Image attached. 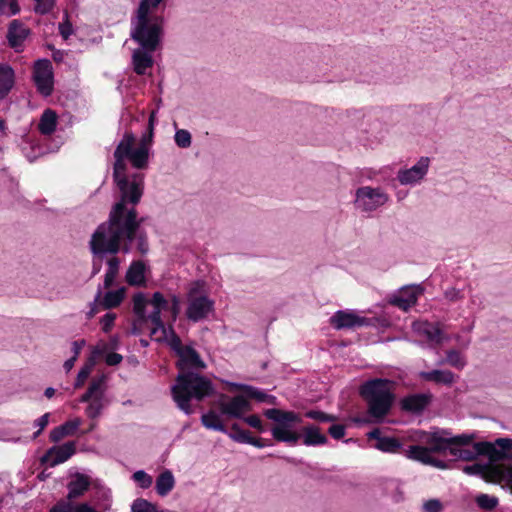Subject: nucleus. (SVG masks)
<instances>
[{"label":"nucleus","instance_id":"nucleus-1","mask_svg":"<svg viewBox=\"0 0 512 512\" xmlns=\"http://www.w3.org/2000/svg\"><path fill=\"white\" fill-rule=\"evenodd\" d=\"M135 140L132 132H126L113 153V180L120 197L112 206L108 220L91 235L90 251L99 257L119 252L128 254L133 244L142 255L149 251L147 232L142 228L145 218H138L135 209L144 193V175L127 174V160L139 170L146 169L149 163L148 149L145 145L134 148Z\"/></svg>","mask_w":512,"mask_h":512},{"label":"nucleus","instance_id":"nucleus-2","mask_svg":"<svg viewBox=\"0 0 512 512\" xmlns=\"http://www.w3.org/2000/svg\"><path fill=\"white\" fill-rule=\"evenodd\" d=\"M159 5H152L149 0H140L135 16L131 19L130 38L139 48L157 50L164 36L165 20L151 12Z\"/></svg>","mask_w":512,"mask_h":512},{"label":"nucleus","instance_id":"nucleus-3","mask_svg":"<svg viewBox=\"0 0 512 512\" xmlns=\"http://www.w3.org/2000/svg\"><path fill=\"white\" fill-rule=\"evenodd\" d=\"M171 390L173 400L178 408L187 415L193 413L190 400L202 401L214 394V386L211 380L197 372L179 373Z\"/></svg>","mask_w":512,"mask_h":512},{"label":"nucleus","instance_id":"nucleus-4","mask_svg":"<svg viewBox=\"0 0 512 512\" xmlns=\"http://www.w3.org/2000/svg\"><path fill=\"white\" fill-rule=\"evenodd\" d=\"M359 394L367 405V413L376 420L386 417L395 401L393 385L388 379L375 378L364 382Z\"/></svg>","mask_w":512,"mask_h":512},{"label":"nucleus","instance_id":"nucleus-5","mask_svg":"<svg viewBox=\"0 0 512 512\" xmlns=\"http://www.w3.org/2000/svg\"><path fill=\"white\" fill-rule=\"evenodd\" d=\"M264 416L275 422L271 434L276 441L294 445L301 438V434L293 431L294 425L302 422L298 413L271 408L264 411Z\"/></svg>","mask_w":512,"mask_h":512},{"label":"nucleus","instance_id":"nucleus-6","mask_svg":"<svg viewBox=\"0 0 512 512\" xmlns=\"http://www.w3.org/2000/svg\"><path fill=\"white\" fill-rule=\"evenodd\" d=\"M178 356L177 368L179 373L200 371L206 368L199 353L190 345H183L180 337L170 328V337L165 340Z\"/></svg>","mask_w":512,"mask_h":512},{"label":"nucleus","instance_id":"nucleus-7","mask_svg":"<svg viewBox=\"0 0 512 512\" xmlns=\"http://www.w3.org/2000/svg\"><path fill=\"white\" fill-rule=\"evenodd\" d=\"M204 283L197 281L191 284L187 293L186 317L192 322L206 319L214 310V301L203 291Z\"/></svg>","mask_w":512,"mask_h":512},{"label":"nucleus","instance_id":"nucleus-8","mask_svg":"<svg viewBox=\"0 0 512 512\" xmlns=\"http://www.w3.org/2000/svg\"><path fill=\"white\" fill-rule=\"evenodd\" d=\"M389 201L388 194L381 187L362 186L356 189L354 206L362 213H371Z\"/></svg>","mask_w":512,"mask_h":512},{"label":"nucleus","instance_id":"nucleus-9","mask_svg":"<svg viewBox=\"0 0 512 512\" xmlns=\"http://www.w3.org/2000/svg\"><path fill=\"white\" fill-rule=\"evenodd\" d=\"M148 304L153 307L152 312L147 314V317L153 325L150 335L151 337H155L157 341H165L170 337V328L172 327L170 326L167 328L164 325L161 318V312L168 309V300L161 292H155L153 293L152 298L148 300Z\"/></svg>","mask_w":512,"mask_h":512},{"label":"nucleus","instance_id":"nucleus-10","mask_svg":"<svg viewBox=\"0 0 512 512\" xmlns=\"http://www.w3.org/2000/svg\"><path fill=\"white\" fill-rule=\"evenodd\" d=\"M474 438V434L452 436L450 431L440 430L430 433L426 439V444L431 453H444L449 452L451 444H471Z\"/></svg>","mask_w":512,"mask_h":512},{"label":"nucleus","instance_id":"nucleus-11","mask_svg":"<svg viewBox=\"0 0 512 512\" xmlns=\"http://www.w3.org/2000/svg\"><path fill=\"white\" fill-rule=\"evenodd\" d=\"M33 79L40 94L47 97L53 92V68L48 59H39L33 68Z\"/></svg>","mask_w":512,"mask_h":512},{"label":"nucleus","instance_id":"nucleus-12","mask_svg":"<svg viewBox=\"0 0 512 512\" xmlns=\"http://www.w3.org/2000/svg\"><path fill=\"white\" fill-rule=\"evenodd\" d=\"M330 324L336 330L354 329L357 327L370 325V319L359 316L358 314L350 310H338L330 318Z\"/></svg>","mask_w":512,"mask_h":512},{"label":"nucleus","instance_id":"nucleus-13","mask_svg":"<svg viewBox=\"0 0 512 512\" xmlns=\"http://www.w3.org/2000/svg\"><path fill=\"white\" fill-rule=\"evenodd\" d=\"M430 159L421 157L415 165L409 169H401L397 173V179L402 185H413L420 182L428 172Z\"/></svg>","mask_w":512,"mask_h":512},{"label":"nucleus","instance_id":"nucleus-14","mask_svg":"<svg viewBox=\"0 0 512 512\" xmlns=\"http://www.w3.org/2000/svg\"><path fill=\"white\" fill-rule=\"evenodd\" d=\"M132 301L135 319L132 323L131 333L133 335H140L143 333L147 322L150 321L146 313L148 299L146 298L144 293L137 292L136 294H134Z\"/></svg>","mask_w":512,"mask_h":512},{"label":"nucleus","instance_id":"nucleus-15","mask_svg":"<svg viewBox=\"0 0 512 512\" xmlns=\"http://www.w3.org/2000/svg\"><path fill=\"white\" fill-rule=\"evenodd\" d=\"M76 452L75 442L69 441L59 446H53L41 457L42 464L48 463L51 467L67 461Z\"/></svg>","mask_w":512,"mask_h":512},{"label":"nucleus","instance_id":"nucleus-16","mask_svg":"<svg viewBox=\"0 0 512 512\" xmlns=\"http://www.w3.org/2000/svg\"><path fill=\"white\" fill-rule=\"evenodd\" d=\"M422 292L423 289L420 286H406L403 287L398 294L393 295L390 298L389 303L403 311H408L417 303L418 296Z\"/></svg>","mask_w":512,"mask_h":512},{"label":"nucleus","instance_id":"nucleus-17","mask_svg":"<svg viewBox=\"0 0 512 512\" xmlns=\"http://www.w3.org/2000/svg\"><path fill=\"white\" fill-rule=\"evenodd\" d=\"M412 329L416 334L425 337L427 341L438 345L442 344L444 340L448 339V337L445 336L441 330L439 323L416 321L413 322Z\"/></svg>","mask_w":512,"mask_h":512},{"label":"nucleus","instance_id":"nucleus-18","mask_svg":"<svg viewBox=\"0 0 512 512\" xmlns=\"http://www.w3.org/2000/svg\"><path fill=\"white\" fill-rule=\"evenodd\" d=\"M219 409L223 415L230 418H242L251 409L249 401L242 395L233 397L230 401H219Z\"/></svg>","mask_w":512,"mask_h":512},{"label":"nucleus","instance_id":"nucleus-19","mask_svg":"<svg viewBox=\"0 0 512 512\" xmlns=\"http://www.w3.org/2000/svg\"><path fill=\"white\" fill-rule=\"evenodd\" d=\"M432 399L433 395L429 392L411 394L401 400V409L409 413L420 414L430 405Z\"/></svg>","mask_w":512,"mask_h":512},{"label":"nucleus","instance_id":"nucleus-20","mask_svg":"<svg viewBox=\"0 0 512 512\" xmlns=\"http://www.w3.org/2000/svg\"><path fill=\"white\" fill-rule=\"evenodd\" d=\"M369 439H375L377 442L375 448L385 453H398L403 447L401 441L395 437L383 436L379 428H374L367 434Z\"/></svg>","mask_w":512,"mask_h":512},{"label":"nucleus","instance_id":"nucleus-21","mask_svg":"<svg viewBox=\"0 0 512 512\" xmlns=\"http://www.w3.org/2000/svg\"><path fill=\"white\" fill-rule=\"evenodd\" d=\"M156 50H145L144 48H136L132 53L133 70L137 75H145L147 69L154 64L153 53Z\"/></svg>","mask_w":512,"mask_h":512},{"label":"nucleus","instance_id":"nucleus-22","mask_svg":"<svg viewBox=\"0 0 512 512\" xmlns=\"http://www.w3.org/2000/svg\"><path fill=\"white\" fill-rule=\"evenodd\" d=\"M419 377L427 382H433L435 384L452 386L456 380L457 376L448 369H433L431 371H421L419 372Z\"/></svg>","mask_w":512,"mask_h":512},{"label":"nucleus","instance_id":"nucleus-23","mask_svg":"<svg viewBox=\"0 0 512 512\" xmlns=\"http://www.w3.org/2000/svg\"><path fill=\"white\" fill-rule=\"evenodd\" d=\"M29 33L30 30L23 23L19 20H13L9 25L7 33L9 45L12 48L17 49L22 45Z\"/></svg>","mask_w":512,"mask_h":512},{"label":"nucleus","instance_id":"nucleus-24","mask_svg":"<svg viewBox=\"0 0 512 512\" xmlns=\"http://www.w3.org/2000/svg\"><path fill=\"white\" fill-rule=\"evenodd\" d=\"M303 444L306 446H320L328 442L325 434L314 424H308L302 428Z\"/></svg>","mask_w":512,"mask_h":512},{"label":"nucleus","instance_id":"nucleus-25","mask_svg":"<svg viewBox=\"0 0 512 512\" xmlns=\"http://www.w3.org/2000/svg\"><path fill=\"white\" fill-rule=\"evenodd\" d=\"M469 444H451L449 454L456 460L473 461L479 456L477 443L472 447H467Z\"/></svg>","mask_w":512,"mask_h":512},{"label":"nucleus","instance_id":"nucleus-26","mask_svg":"<svg viewBox=\"0 0 512 512\" xmlns=\"http://www.w3.org/2000/svg\"><path fill=\"white\" fill-rule=\"evenodd\" d=\"M90 480L88 476L77 473L74 480L68 484V500H74L82 496L89 488Z\"/></svg>","mask_w":512,"mask_h":512},{"label":"nucleus","instance_id":"nucleus-27","mask_svg":"<svg viewBox=\"0 0 512 512\" xmlns=\"http://www.w3.org/2000/svg\"><path fill=\"white\" fill-rule=\"evenodd\" d=\"M15 73L8 64H0V100L4 99L13 88Z\"/></svg>","mask_w":512,"mask_h":512},{"label":"nucleus","instance_id":"nucleus-28","mask_svg":"<svg viewBox=\"0 0 512 512\" xmlns=\"http://www.w3.org/2000/svg\"><path fill=\"white\" fill-rule=\"evenodd\" d=\"M146 266L142 261H134L126 272V281L132 286H141L145 284Z\"/></svg>","mask_w":512,"mask_h":512},{"label":"nucleus","instance_id":"nucleus-29","mask_svg":"<svg viewBox=\"0 0 512 512\" xmlns=\"http://www.w3.org/2000/svg\"><path fill=\"white\" fill-rule=\"evenodd\" d=\"M106 376L101 375L97 378H94L87 391L81 396L80 402L82 403H90L96 396L99 394H105L106 392Z\"/></svg>","mask_w":512,"mask_h":512},{"label":"nucleus","instance_id":"nucleus-30","mask_svg":"<svg viewBox=\"0 0 512 512\" xmlns=\"http://www.w3.org/2000/svg\"><path fill=\"white\" fill-rule=\"evenodd\" d=\"M80 424L81 420L79 418H75L65 422L60 426L55 427L50 432V440L52 442H59L65 436L74 434V432L79 428Z\"/></svg>","mask_w":512,"mask_h":512},{"label":"nucleus","instance_id":"nucleus-31","mask_svg":"<svg viewBox=\"0 0 512 512\" xmlns=\"http://www.w3.org/2000/svg\"><path fill=\"white\" fill-rule=\"evenodd\" d=\"M174 486L175 479L170 470H164L158 475L156 479L155 488L160 496L164 497L168 495L172 491Z\"/></svg>","mask_w":512,"mask_h":512},{"label":"nucleus","instance_id":"nucleus-32","mask_svg":"<svg viewBox=\"0 0 512 512\" xmlns=\"http://www.w3.org/2000/svg\"><path fill=\"white\" fill-rule=\"evenodd\" d=\"M478 452L480 455H485L489 458L490 462H497L507 458L504 452L496 445V442H477Z\"/></svg>","mask_w":512,"mask_h":512},{"label":"nucleus","instance_id":"nucleus-33","mask_svg":"<svg viewBox=\"0 0 512 512\" xmlns=\"http://www.w3.org/2000/svg\"><path fill=\"white\" fill-rule=\"evenodd\" d=\"M57 114L51 110L46 109L39 121L38 128L43 135H50L56 130Z\"/></svg>","mask_w":512,"mask_h":512},{"label":"nucleus","instance_id":"nucleus-34","mask_svg":"<svg viewBox=\"0 0 512 512\" xmlns=\"http://www.w3.org/2000/svg\"><path fill=\"white\" fill-rule=\"evenodd\" d=\"M438 365L448 364L457 370H462L467 365L465 356L456 349H450L446 351L445 359H441L437 363Z\"/></svg>","mask_w":512,"mask_h":512},{"label":"nucleus","instance_id":"nucleus-35","mask_svg":"<svg viewBox=\"0 0 512 512\" xmlns=\"http://www.w3.org/2000/svg\"><path fill=\"white\" fill-rule=\"evenodd\" d=\"M125 296V288L121 287L114 291H108L105 293L102 299H100V305L104 309H111L119 306Z\"/></svg>","mask_w":512,"mask_h":512},{"label":"nucleus","instance_id":"nucleus-36","mask_svg":"<svg viewBox=\"0 0 512 512\" xmlns=\"http://www.w3.org/2000/svg\"><path fill=\"white\" fill-rule=\"evenodd\" d=\"M201 423L207 429L227 433V429L221 422L220 416L213 410L201 416Z\"/></svg>","mask_w":512,"mask_h":512},{"label":"nucleus","instance_id":"nucleus-37","mask_svg":"<svg viewBox=\"0 0 512 512\" xmlns=\"http://www.w3.org/2000/svg\"><path fill=\"white\" fill-rule=\"evenodd\" d=\"M429 447H423L419 445H413L409 447L407 451V457L423 464L428 465L430 458L432 457Z\"/></svg>","mask_w":512,"mask_h":512},{"label":"nucleus","instance_id":"nucleus-38","mask_svg":"<svg viewBox=\"0 0 512 512\" xmlns=\"http://www.w3.org/2000/svg\"><path fill=\"white\" fill-rule=\"evenodd\" d=\"M104 407V394H99L88 404L85 413L90 419H96L101 415Z\"/></svg>","mask_w":512,"mask_h":512},{"label":"nucleus","instance_id":"nucleus-39","mask_svg":"<svg viewBox=\"0 0 512 512\" xmlns=\"http://www.w3.org/2000/svg\"><path fill=\"white\" fill-rule=\"evenodd\" d=\"M463 472L468 475H477L488 478L489 474H493L495 472V466H487L481 465L478 463L472 465H466L463 467Z\"/></svg>","mask_w":512,"mask_h":512},{"label":"nucleus","instance_id":"nucleus-40","mask_svg":"<svg viewBox=\"0 0 512 512\" xmlns=\"http://www.w3.org/2000/svg\"><path fill=\"white\" fill-rule=\"evenodd\" d=\"M475 502L479 508L487 511L495 509L499 503L498 498L488 494H479L475 498Z\"/></svg>","mask_w":512,"mask_h":512},{"label":"nucleus","instance_id":"nucleus-41","mask_svg":"<svg viewBox=\"0 0 512 512\" xmlns=\"http://www.w3.org/2000/svg\"><path fill=\"white\" fill-rule=\"evenodd\" d=\"M231 429H232V432H230V433L227 432L226 434H228V436L235 442L247 444L248 441H250V437H251L250 432L246 431V430H242L238 424L234 423L231 426Z\"/></svg>","mask_w":512,"mask_h":512},{"label":"nucleus","instance_id":"nucleus-42","mask_svg":"<svg viewBox=\"0 0 512 512\" xmlns=\"http://www.w3.org/2000/svg\"><path fill=\"white\" fill-rule=\"evenodd\" d=\"M131 512H158L157 507L146 499L138 498L131 505Z\"/></svg>","mask_w":512,"mask_h":512},{"label":"nucleus","instance_id":"nucleus-43","mask_svg":"<svg viewBox=\"0 0 512 512\" xmlns=\"http://www.w3.org/2000/svg\"><path fill=\"white\" fill-rule=\"evenodd\" d=\"M175 143L180 148H188L192 143L191 133L186 129H178L174 135Z\"/></svg>","mask_w":512,"mask_h":512},{"label":"nucleus","instance_id":"nucleus-44","mask_svg":"<svg viewBox=\"0 0 512 512\" xmlns=\"http://www.w3.org/2000/svg\"><path fill=\"white\" fill-rule=\"evenodd\" d=\"M247 395L251 398L256 399L259 402L275 403L276 397L273 395L266 394L263 391L258 390L255 387H247Z\"/></svg>","mask_w":512,"mask_h":512},{"label":"nucleus","instance_id":"nucleus-45","mask_svg":"<svg viewBox=\"0 0 512 512\" xmlns=\"http://www.w3.org/2000/svg\"><path fill=\"white\" fill-rule=\"evenodd\" d=\"M305 416L320 423L334 422L336 420V417L334 415L319 410L307 411L305 413Z\"/></svg>","mask_w":512,"mask_h":512},{"label":"nucleus","instance_id":"nucleus-46","mask_svg":"<svg viewBox=\"0 0 512 512\" xmlns=\"http://www.w3.org/2000/svg\"><path fill=\"white\" fill-rule=\"evenodd\" d=\"M132 478L143 489L149 488L153 483L152 477L148 475L144 470L136 471Z\"/></svg>","mask_w":512,"mask_h":512},{"label":"nucleus","instance_id":"nucleus-47","mask_svg":"<svg viewBox=\"0 0 512 512\" xmlns=\"http://www.w3.org/2000/svg\"><path fill=\"white\" fill-rule=\"evenodd\" d=\"M491 480H506L512 484V465L507 468L496 465L494 476L491 477Z\"/></svg>","mask_w":512,"mask_h":512},{"label":"nucleus","instance_id":"nucleus-48","mask_svg":"<svg viewBox=\"0 0 512 512\" xmlns=\"http://www.w3.org/2000/svg\"><path fill=\"white\" fill-rule=\"evenodd\" d=\"M58 30L60 35L65 40H67L74 33L73 26L69 21V16L67 13H65L64 15V20L61 23H59Z\"/></svg>","mask_w":512,"mask_h":512},{"label":"nucleus","instance_id":"nucleus-49","mask_svg":"<svg viewBox=\"0 0 512 512\" xmlns=\"http://www.w3.org/2000/svg\"><path fill=\"white\" fill-rule=\"evenodd\" d=\"M34 11L38 14L45 15L49 13L55 4V0H34Z\"/></svg>","mask_w":512,"mask_h":512},{"label":"nucleus","instance_id":"nucleus-50","mask_svg":"<svg viewBox=\"0 0 512 512\" xmlns=\"http://www.w3.org/2000/svg\"><path fill=\"white\" fill-rule=\"evenodd\" d=\"M108 254H106L105 256L103 257H99L97 255H94V257H97L99 259H103L107 256ZM112 257H110L108 260H107V266H108V269H107V273H112V274H115L117 275L118 274V271H119V265H120V261L119 259L115 256L116 254H111Z\"/></svg>","mask_w":512,"mask_h":512},{"label":"nucleus","instance_id":"nucleus-51","mask_svg":"<svg viewBox=\"0 0 512 512\" xmlns=\"http://www.w3.org/2000/svg\"><path fill=\"white\" fill-rule=\"evenodd\" d=\"M92 366H93V363H90V364H86L84 367H82L80 369V371L78 372V375H77L76 382H75V388H79L83 385V383L85 382V380L88 378V376L91 373Z\"/></svg>","mask_w":512,"mask_h":512},{"label":"nucleus","instance_id":"nucleus-52","mask_svg":"<svg viewBox=\"0 0 512 512\" xmlns=\"http://www.w3.org/2000/svg\"><path fill=\"white\" fill-rule=\"evenodd\" d=\"M168 309L171 312L173 321H175L180 313V299L177 295H172L170 303L168 302Z\"/></svg>","mask_w":512,"mask_h":512},{"label":"nucleus","instance_id":"nucleus-53","mask_svg":"<svg viewBox=\"0 0 512 512\" xmlns=\"http://www.w3.org/2000/svg\"><path fill=\"white\" fill-rule=\"evenodd\" d=\"M102 297V289L98 288V291L95 295L94 301L90 304V310L87 312V318L91 319L98 312V305H100V299Z\"/></svg>","mask_w":512,"mask_h":512},{"label":"nucleus","instance_id":"nucleus-54","mask_svg":"<svg viewBox=\"0 0 512 512\" xmlns=\"http://www.w3.org/2000/svg\"><path fill=\"white\" fill-rule=\"evenodd\" d=\"M423 509L426 512H441L443 506L438 499H430L423 504Z\"/></svg>","mask_w":512,"mask_h":512},{"label":"nucleus","instance_id":"nucleus-55","mask_svg":"<svg viewBox=\"0 0 512 512\" xmlns=\"http://www.w3.org/2000/svg\"><path fill=\"white\" fill-rule=\"evenodd\" d=\"M328 433L334 439H341L345 436V426L342 424H333L329 427Z\"/></svg>","mask_w":512,"mask_h":512},{"label":"nucleus","instance_id":"nucleus-56","mask_svg":"<svg viewBox=\"0 0 512 512\" xmlns=\"http://www.w3.org/2000/svg\"><path fill=\"white\" fill-rule=\"evenodd\" d=\"M116 319V314L114 313H106L101 319L102 330L104 332H109L114 324Z\"/></svg>","mask_w":512,"mask_h":512},{"label":"nucleus","instance_id":"nucleus-57","mask_svg":"<svg viewBox=\"0 0 512 512\" xmlns=\"http://www.w3.org/2000/svg\"><path fill=\"white\" fill-rule=\"evenodd\" d=\"M75 505L71 502L61 501L58 502L50 512H74Z\"/></svg>","mask_w":512,"mask_h":512},{"label":"nucleus","instance_id":"nucleus-58","mask_svg":"<svg viewBox=\"0 0 512 512\" xmlns=\"http://www.w3.org/2000/svg\"><path fill=\"white\" fill-rule=\"evenodd\" d=\"M48 422H49V413H45L44 415H42L40 418H38L35 421V426H37L39 429H38V431H36L34 433V435H33L34 439L40 435L42 430L48 425Z\"/></svg>","mask_w":512,"mask_h":512},{"label":"nucleus","instance_id":"nucleus-59","mask_svg":"<svg viewBox=\"0 0 512 512\" xmlns=\"http://www.w3.org/2000/svg\"><path fill=\"white\" fill-rule=\"evenodd\" d=\"M444 296L447 300L451 302H455L458 300H461L463 298V295L461 294V291L459 289H456L454 287L448 288L444 292Z\"/></svg>","mask_w":512,"mask_h":512},{"label":"nucleus","instance_id":"nucleus-60","mask_svg":"<svg viewBox=\"0 0 512 512\" xmlns=\"http://www.w3.org/2000/svg\"><path fill=\"white\" fill-rule=\"evenodd\" d=\"M495 442L500 451L504 452L505 455L512 450V439L510 438H498Z\"/></svg>","mask_w":512,"mask_h":512},{"label":"nucleus","instance_id":"nucleus-61","mask_svg":"<svg viewBox=\"0 0 512 512\" xmlns=\"http://www.w3.org/2000/svg\"><path fill=\"white\" fill-rule=\"evenodd\" d=\"M244 421L250 425L251 427L258 429L260 431H263V426L260 418L256 415H250L246 418H244Z\"/></svg>","mask_w":512,"mask_h":512},{"label":"nucleus","instance_id":"nucleus-62","mask_svg":"<svg viewBox=\"0 0 512 512\" xmlns=\"http://www.w3.org/2000/svg\"><path fill=\"white\" fill-rule=\"evenodd\" d=\"M122 356L118 353H109L106 356V363L110 366L119 364L122 361Z\"/></svg>","mask_w":512,"mask_h":512},{"label":"nucleus","instance_id":"nucleus-63","mask_svg":"<svg viewBox=\"0 0 512 512\" xmlns=\"http://www.w3.org/2000/svg\"><path fill=\"white\" fill-rule=\"evenodd\" d=\"M428 465H431L433 467H436V468L442 469V470L448 468V464L445 461H442V460H439V459H436L433 457L430 458Z\"/></svg>","mask_w":512,"mask_h":512},{"label":"nucleus","instance_id":"nucleus-64","mask_svg":"<svg viewBox=\"0 0 512 512\" xmlns=\"http://www.w3.org/2000/svg\"><path fill=\"white\" fill-rule=\"evenodd\" d=\"M74 512H97L92 506L87 503H80L75 505Z\"/></svg>","mask_w":512,"mask_h":512}]
</instances>
